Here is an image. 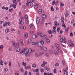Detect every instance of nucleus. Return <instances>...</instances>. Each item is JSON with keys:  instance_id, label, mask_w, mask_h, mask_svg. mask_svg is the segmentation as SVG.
Returning a JSON list of instances; mask_svg holds the SVG:
<instances>
[{"instance_id": "f257e3e1", "label": "nucleus", "mask_w": 75, "mask_h": 75, "mask_svg": "<svg viewBox=\"0 0 75 75\" xmlns=\"http://www.w3.org/2000/svg\"><path fill=\"white\" fill-rule=\"evenodd\" d=\"M44 44V41L41 40L40 42H37V45L38 47H40L42 46V45Z\"/></svg>"}, {"instance_id": "f03ea898", "label": "nucleus", "mask_w": 75, "mask_h": 75, "mask_svg": "<svg viewBox=\"0 0 75 75\" xmlns=\"http://www.w3.org/2000/svg\"><path fill=\"white\" fill-rule=\"evenodd\" d=\"M60 42H64L65 44H67V41L65 39L64 37H62L60 40Z\"/></svg>"}, {"instance_id": "7ed1b4c3", "label": "nucleus", "mask_w": 75, "mask_h": 75, "mask_svg": "<svg viewBox=\"0 0 75 75\" xmlns=\"http://www.w3.org/2000/svg\"><path fill=\"white\" fill-rule=\"evenodd\" d=\"M40 50H43V51H47V48L46 47H42L40 48Z\"/></svg>"}, {"instance_id": "20e7f679", "label": "nucleus", "mask_w": 75, "mask_h": 75, "mask_svg": "<svg viewBox=\"0 0 75 75\" xmlns=\"http://www.w3.org/2000/svg\"><path fill=\"white\" fill-rule=\"evenodd\" d=\"M42 17L43 18H44V19H45V20L47 19V15L45 14H43L42 15Z\"/></svg>"}, {"instance_id": "39448f33", "label": "nucleus", "mask_w": 75, "mask_h": 75, "mask_svg": "<svg viewBox=\"0 0 75 75\" xmlns=\"http://www.w3.org/2000/svg\"><path fill=\"white\" fill-rule=\"evenodd\" d=\"M36 21L37 24H39V23H40V18H39V17H38L36 19Z\"/></svg>"}, {"instance_id": "423d86ee", "label": "nucleus", "mask_w": 75, "mask_h": 75, "mask_svg": "<svg viewBox=\"0 0 75 75\" xmlns=\"http://www.w3.org/2000/svg\"><path fill=\"white\" fill-rule=\"evenodd\" d=\"M28 33H25L24 35V38H26L28 37Z\"/></svg>"}, {"instance_id": "0eeeda50", "label": "nucleus", "mask_w": 75, "mask_h": 75, "mask_svg": "<svg viewBox=\"0 0 75 75\" xmlns=\"http://www.w3.org/2000/svg\"><path fill=\"white\" fill-rule=\"evenodd\" d=\"M2 9H3V10H8V7L6 8L5 6H3Z\"/></svg>"}, {"instance_id": "6e6552de", "label": "nucleus", "mask_w": 75, "mask_h": 75, "mask_svg": "<svg viewBox=\"0 0 75 75\" xmlns=\"http://www.w3.org/2000/svg\"><path fill=\"white\" fill-rule=\"evenodd\" d=\"M54 54L56 55H59V53L56 50H54Z\"/></svg>"}, {"instance_id": "1a4fd4ad", "label": "nucleus", "mask_w": 75, "mask_h": 75, "mask_svg": "<svg viewBox=\"0 0 75 75\" xmlns=\"http://www.w3.org/2000/svg\"><path fill=\"white\" fill-rule=\"evenodd\" d=\"M19 22L20 24H21V25H23V24H24V22L22 21H21V19H19Z\"/></svg>"}, {"instance_id": "9d476101", "label": "nucleus", "mask_w": 75, "mask_h": 75, "mask_svg": "<svg viewBox=\"0 0 75 75\" xmlns=\"http://www.w3.org/2000/svg\"><path fill=\"white\" fill-rule=\"evenodd\" d=\"M20 53L21 54H25V51L24 50H21V51H20Z\"/></svg>"}, {"instance_id": "9b49d317", "label": "nucleus", "mask_w": 75, "mask_h": 75, "mask_svg": "<svg viewBox=\"0 0 75 75\" xmlns=\"http://www.w3.org/2000/svg\"><path fill=\"white\" fill-rule=\"evenodd\" d=\"M55 46L57 47V48H58V47H60V45L57 44L55 43Z\"/></svg>"}, {"instance_id": "f8f14e48", "label": "nucleus", "mask_w": 75, "mask_h": 75, "mask_svg": "<svg viewBox=\"0 0 75 75\" xmlns=\"http://www.w3.org/2000/svg\"><path fill=\"white\" fill-rule=\"evenodd\" d=\"M20 70L22 73H24V69H23V68L21 67L20 69Z\"/></svg>"}, {"instance_id": "ddd939ff", "label": "nucleus", "mask_w": 75, "mask_h": 75, "mask_svg": "<svg viewBox=\"0 0 75 75\" xmlns=\"http://www.w3.org/2000/svg\"><path fill=\"white\" fill-rule=\"evenodd\" d=\"M16 52H19L20 51V48L18 47H16Z\"/></svg>"}, {"instance_id": "4468645a", "label": "nucleus", "mask_w": 75, "mask_h": 75, "mask_svg": "<svg viewBox=\"0 0 75 75\" xmlns=\"http://www.w3.org/2000/svg\"><path fill=\"white\" fill-rule=\"evenodd\" d=\"M43 64L41 65V67H45V61H43Z\"/></svg>"}, {"instance_id": "2eb2a0df", "label": "nucleus", "mask_w": 75, "mask_h": 75, "mask_svg": "<svg viewBox=\"0 0 75 75\" xmlns=\"http://www.w3.org/2000/svg\"><path fill=\"white\" fill-rule=\"evenodd\" d=\"M39 54L40 56H42L44 54V52H40Z\"/></svg>"}, {"instance_id": "dca6fc26", "label": "nucleus", "mask_w": 75, "mask_h": 75, "mask_svg": "<svg viewBox=\"0 0 75 75\" xmlns=\"http://www.w3.org/2000/svg\"><path fill=\"white\" fill-rule=\"evenodd\" d=\"M38 13L39 14H42V9H39Z\"/></svg>"}, {"instance_id": "f3484780", "label": "nucleus", "mask_w": 75, "mask_h": 75, "mask_svg": "<svg viewBox=\"0 0 75 75\" xmlns=\"http://www.w3.org/2000/svg\"><path fill=\"white\" fill-rule=\"evenodd\" d=\"M37 42H32V44L33 45H37Z\"/></svg>"}, {"instance_id": "a211bd4d", "label": "nucleus", "mask_w": 75, "mask_h": 75, "mask_svg": "<svg viewBox=\"0 0 75 75\" xmlns=\"http://www.w3.org/2000/svg\"><path fill=\"white\" fill-rule=\"evenodd\" d=\"M33 71L34 72H39V70L38 69H36L35 70H34Z\"/></svg>"}, {"instance_id": "6ab92c4d", "label": "nucleus", "mask_w": 75, "mask_h": 75, "mask_svg": "<svg viewBox=\"0 0 75 75\" xmlns=\"http://www.w3.org/2000/svg\"><path fill=\"white\" fill-rule=\"evenodd\" d=\"M22 65H23V66H24V67H25V66H26V63L24 62H23L22 63Z\"/></svg>"}, {"instance_id": "aec40b11", "label": "nucleus", "mask_w": 75, "mask_h": 75, "mask_svg": "<svg viewBox=\"0 0 75 75\" xmlns=\"http://www.w3.org/2000/svg\"><path fill=\"white\" fill-rule=\"evenodd\" d=\"M64 74L65 75H68V74L67 71L66 70H64Z\"/></svg>"}, {"instance_id": "412c9836", "label": "nucleus", "mask_w": 75, "mask_h": 75, "mask_svg": "<svg viewBox=\"0 0 75 75\" xmlns=\"http://www.w3.org/2000/svg\"><path fill=\"white\" fill-rule=\"evenodd\" d=\"M29 53V52L28 51L26 52L25 53V56L26 57H28V55H29L28 53Z\"/></svg>"}, {"instance_id": "4be33fe9", "label": "nucleus", "mask_w": 75, "mask_h": 75, "mask_svg": "<svg viewBox=\"0 0 75 75\" xmlns=\"http://www.w3.org/2000/svg\"><path fill=\"white\" fill-rule=\"evenodd\" d=\"M32 38H33L35 39L36 38H37V36L35 35H33L32 36Z\"/></svg>"}, {"instance_id": "5701e85b", "label": "nucleus", "mask_w": 75, "mask_h": 75, "mask_svg": "<svg viewBox=\"0 0 75 75\" xmlns=\"http://www.w3.org/2000/svg\"><path fill=\"white\" fill-rule=\"evenodd\" d=\"M46 41L47 43H50V40L48 38H47L46 39Z\"/></svg>"}, {"instance_id": "b1692460", "label": "nucleus", "mask_w": 75, "mask_h": 75, "mask_svg": "<svg viewBox=\"0 0 75 75\" xmlns=\"http://www.w3.org/2000/svg\"><path fill=\"white\" fill-rule=\"evenodd\" d=\"M44 69H45V70L47 71H50V69H49L47 68V67H44Z\"/></svg>"}, {"instance_id": "393cba45", "label": "nucleus", "mask_w": 75, "mask_h": 75, "mask_svg": "<svg viewBox=\"0 0 75 75\" xmlns=\"http://www.w3.org/2000/svg\"><path fill=\"white\" fill-rule=\"evenodd\" d=\"M32 52V49L31 48H30L28 50V52L29 53H31Z\"/></svg>"}, {"instance_id": "a878e982", "label": "nucleus", "mask_w": 75, "mask_h": 75, "mask_svg": "<svg viewBox=\"0 0 75 75\" xmlns=\"http://www.w3.org/2000/svg\"><path fill=\"white\" fill-rule=\"evenodd\" d=\"M40 71L41 72H44V70L42 69H40Z\"/></svg>"}, {"instance_id": "bb28decb", "label": "nucleus", "mask_w": 75, "mask_h": 75, "mask_svg": "<svg viewBox=\"0 0 75 75\" xmlns=\"http://www.w3.org/2000/svg\"><path fill=\"white\" fill-rule=\"evenodd\" d=\"M48 33V34H52V31L51 30H48L47 31Z\"/></svg>"}, {"instance_id": "cd10ccee", "label": "nucleus", "mask_w": 75, "mask_h": 75, "mask_svg": "<svg viewBox=\"0 0 75 75\" xmlns=\"http://www.w3.org/2000/svg\"><path fill=\"white\" fill-rule=\"evenodd\" d=\"M12 44L14 47H16V43L15 42H12Z\"/></svg>"}, {"instance_id": "c85d7f7f", "label": "nucleus", "mask_w": 75, "mask_h": 75, "mask_svg": "<svg viewBox=\"0 0 75 75\" xmlns=\"http://www.w3.org/2000/svg\"><path fill=\"white\" fill-rule=\"evenodd\" d=\"M25 23L26 24H28V23H29V21H28V20L26 19L25 20Z\"/></svg>"}, {"instance_id": "c756f323", "label": "nucleus", "mask_w": 75, "mask_h": 75, "mask_svg": "<svg viewBox=\"0 0 75 75\" xmlns=\"http://www.w3.org/2000/svg\"><path fill=\"white\" fill-rule=\"evenodd\" d=\"M30 69V70L31 69V68L30 67V66H28L27 67V69Z\"/></svg>"}, {"instance_id": "7c9ffc66", "label": "nucleus", "mask_w": 75, "mask_h": 75, "mask_svg": "<svg viewBox=\"0 0 75 75\" xmlns=\"http://www.w3.org/2000/svg\"><path fill=\"white\" fill-rule=\"evenodd\" d=\"M57 24L58 23H57V22L56 21L54 22V24L55 26H56V27H57V26H58V25H57Z\"/></svg>"}, {"instance_id": "2f4dec72", "label": "nucleus", "mask_w": 75, "mask_h": 75, "mask_svg": "<svg viewBox=\"0 0 75 75\" xmlns=\"http://www.w3.org/2000/svg\"><path fill=\"white\" fill-rule=\"evenodd\" d=\"M65 24H64V23H63L62 25V27H64V28H66V26H65Z\"/></svg>"}, {"instance_id": "473e14b6", "label": "nucleus", "mask_w": 75, "mask_h": 75, "mask_svg": "<svg viewBox=\"0 0 75 75\" xmlns=\"http://www.w3.org/2000/svg\"><path fill=\"white\" fill-rule=\"evenodd\" d=\"M12 7L14 8H16V6L14 4H13L12 5Z\"/></svg>"}, {"instance_id": "72a5a7b5", "label": "nucleus", "mask_w": 75, "mask_h": 75, "mask_svg": "<svg viewBox=\"0 0 75 75\" xmlns=\"http://www.w3.org/2000/svg\"><path fill=\"white\" fill-rule=\"evenodd\" d=\"M0 64L1 65H3V63L1 62V60H0Z\"/></svg>"}, {"instance_id": "f704fd0d", "label": "nucleus", "mask_w": 75, "mask_h": 75, "mask_svg": "<svg viewBox=\"0 0 75 75\" xmlns=\"http://www.w3.org/2000/svg\"><path fill=\"white\" fill-rule=\"evenodd\" d=\"M69 13H66L65 14V17H67V16H69Z\"/></svg>"}, {"instance_id": "c9c22d12", "label": "nucleus", "mask_w": 75, "mask_h": 75, "mask_svg": "<svg viewBox=\"0 0 75 75\" xmlns=\"http://www.w3.org/2000/svg\"><path fill=\"white\" fill-rule=\"evenodd\" d=\"M8 31H9V30L8 29H6L5 32L7 33H8Z\"/></svg>"}, {"instance_id": "e433bc0d", "label": "nucleus", "mask_w": 75, "mask_h": 75, "mask_svg": "<svg viewBox=\"0 0 75 75\" xmlns=\"http://www.w3.org/2000/svg\"><path fill=\"white\" fill-rule=\"evenodd\" d=\"M60 30V28H57V32H59Z\"/></svg>"}, {"instance_id": "4c0bfd02", "label": "nucleus", "mask_w": 75, "mask_h": 75, "mask_svg": "<svg viewBox=\"0 0 75 75\" xmlns=\"http://www.w3.org/2000/svg\"><path fill=\"white\" fill-rule=\"evenodd\" d=\"M52 32L53 34H55V33H56V30H53Z\"/></svg>"}, {"instance_id": "58836bf2", "label": "nucleus", "mask_w": 75, "mask_h": 75, "mask_svg": "<svg viewBox=\"0 0 75 75\" xmlns=\"http://www.w3.org/2000/svg\"><path fill=\"white\" fill-rule=\"evenodd\" d=\"M46 37L47 35H43V36H42V38H46Z\"/></svg>"}, {"instance_id": "ea45409f", "label": "nucleus", "mask_w": 75, "mask_h": 75, "mask_svg": "<svg viewBox=\"0 0 75 75\" xmlns=\"http://www.w3.org/2000/svg\"><path fill=\"white\" fill-rule=\"evenodd\" d=\"M56 49L57 50L58 52H60V50H59V49L58 47H57Z\"/></svg>"}, {"instance_id": "a19ab883", "label": "nucleus", "mask_w": 75, "mask_h": 75, "mask_svg": "<svg viewBox=\"0 0 75 75\" xmlns=\"http://www.w3.org/2000/svg\"><path fill=\"white\" fill-rule=\"evenodd\" d=\"M44 35H43V33H40V35L41 37H42V36H43Z\"/></svg>"}, {"instance_id": "79ce46f5", "label": "nucleus", "mask_w": 75, "mask_h": 75, "mask_svg": "<svg viewBox=\"0 0 75 75\" xmlns=\"http://www.w3.org/2000/svg\"><path fill=\"white\" fill-rule=\"evenodd\" d=\"M3 45H1L0 46V49H3Z\"/></svg>"}, {"instance_id": "37998d69", "label": "nucleus", "mask_w": 75, "mask_h": 75, "mask_svg": "<svg viewBox=\"0 0 75 75\" xmlns=\"http://www.w3.org/2000/svg\"><path fill=\"white\" fill-rule=\"evenodd\" d=\"M51 10L52 11H54V8L53 6L51 8Z\"/></svg>"}, {"instance_id": "c03bdc74", "label": "nucleus", "mask_w": 75, "mask_h": 75, "mask_svg": "<svg viewBox=\"0 0 75 75\" xmlns=\"http://www.w3.org/2000/svg\"><path fill=\"white\" fill-rule=\"evenodd\" d=\"M28 42L29 43H31V39H28Z\"/></svg>"}, {"instance_id": "a18cd8bd", "label": "nucleus", "mask_w": 75, "mask_h": 75, "mask_svg": "<svg viewBox=\"0 0 75 75\" xmlns=\"http://www.w3.org/2000/svg\"><path fill=\"white\" fill-rule=\"evenodd\" d=\"M59 66V64L57 63L55 64V67H58Z\"/></svg>"}, {"instance_id": "49530a36", "label": "nucleus", "mask_w": 75, "mask_h": 75, "mask_svg": "<svg viewBox=\"0 0 75 75\" xmlns=\"http://www.w3.org/2000/svg\"><path fill=\"white\" fill-rule=\"evenodd\" d=\"M70 35L71 36V37H72V36H73V34L72 33H70Z\"/></svg>"}, {"instance_id": "de8ad7c7", "label": "nucleus", "mask_w": 75, "mask_h": 75, "mask_svg": "<svg viewBox=\"0 0 75 75\" xmlns=\"http://www.w3.org/2000/svg\"><path fill=\"white\" fill-rule=\"evenodd\" d=\"M30 27L31 28H33V25L32 24L30 25Z\"/></svg>"}, {"instance_id": "09e8293b", "label": "nucleus", "mask_w": 75, "mask_h": 75, "mask_svg": "<svg viewBox=\"0 0 75 75\" xmlns=\"http://www.w3.org/2000/svg\"><path fill=\"white\" fill-rule=\"evenodd\" d=\"M34 8H36V9H37V8H38V6H37V5H35L34 6Z\"/></svg>"}, {"instance_id": "8fccbe9b", "label": "nucleus", "mask_w": 75, "mask_h": 75, "mask_svg": "<svg viewBox=\"0 0 75 75\" xmlns=\"http://www.w3.org/2000/svg\"><path fill=\"white\" fill-rule=\"evenodd\" d=\"M55 3V1L54 0L53 1L52 3V5H54Z\"/></svg>"}, {"instance_id": "3c124183", "label": "nucleus", "mask_w": 75, "mask_h": 75, "mask_svg": "<svg viewBox=\"0 0 75 75\" xmlns=\"http://www.w3.org/2000/svg\"><path fill=\"white\" fill-rule=\"evenodd\" d=\"M49 52H50V53H51V54H52V52H53L52 50H51V49L49 50Z\"/></svg>"}, {"instance_id": "603ef678", "label": "nucleus", "mask_w": 75, "mask_h": 75, "mask_svg": "<svg viewBox=\"0 0 75 75\" xmlns=\"http://www.w3.org/2000/svg\"><path fill=\"white\" fill-rule=\"evenodd\" d=\"M70 46H71V47H74V44L71 43L70 45Z\"/></svg>"}, {"instance_id": "864d4df0", "label": "nucleus", "mask_w": 75, "mask_h": 75, "mask_svg": "<svg viewBox=\"0 0 75 75\" xmlns=\"http://www.w3.org/2000/svg\"><path fill=\"white\" fill-rule=\"evenodd\" d=\"M30 4L29 3H28V2H27L26 4V5L27 6H30Z\"/></svg>"}, {"instance_id": "5fc2aeb1", "label": "nucleus", "mask_w": 75, "mask_h": 75, "mask_svg": "<svg viewBox=\"0 0 75 75\" xmlns=\"http://www.w3.org/2000/svg\"><path fill=\"white\" fill-rule=\"evenodd\" d=\"M9 67H11V62H9Z\"/></svg>"}, {"instance_id": "6e6d98bb", "label": "nucleus", "mask_w": 75, "mask_h": 75, "mask_svg": "<svg viewBox=\"0 0 75 75\" xmlns=\"http://www.w3.org/2000/svg\"><path fill=\"white\" fill-rule=\"evenodd\" d=\"M25 19H26V20H27V19H28V16H27V15H25Z\"/></svg>"}, {"instance_id": "4d7b16f0", "label": "nucleus", "mask_w": 75, "mask_h": 75, "mask_svg": "<svg viewBox=\"0 0 75 75\" xmlns=\"http://www.w3.org/2000/svg\"><path fill=\"white\" fill-rule=\"evenodd\" d=\"M53 30H56V26H53Z\"/></svg>"}, {"instance_id": "13d9d810", "label": "nucleus", "mask_w": 75, "mask_h": 75, "mask_svg": "<svg viewBox=\"0 0 75 75\" xmlns=\"http://www.w3.org/2000/svg\"><path fill=\"white\" fill-rule=\"evenodd\" d=\"M3 25L4 27H5L6 26V25H7V23H4Z\"/></svg>"}, {"instance_id": "bf43d9fd", "label": "nucleus", "mask_w": 75, "mask_h": 75, "mask_svg": "<svg viewBox=\"0 0 75 75\" xmlns=\"http://www.w3.org/2000/svg\"><path fill=\"white\" fill-rule=\"evenodd\" d=\"M65 31L66 33L68 32V28H66L65 29Z\"/></svg>"}, {"instance_id": "052dcab7", "label": "nucleus", "mask_w": 75, "mask_h": 75, "mask_svg": "<svg viewBox=\"0 0 75 75\" xmlns=\"http://www.w3.org/2000/svg\"><path fill=\"white\" fill-rule=\"evenodd\" d=\"M7 24H8V25H9V26H10V25H11V24L10 22H8Z\"/></svg>"}, {"instance_id": "680f3d73", "label": "nucleus", "mask_w": 75, "mask_h": 75, "mask_svg": "<svg viewBox=\"0 0 75 75\" xmlns=\"http://www.w3.org/2000/svg\"><path fill=\"white\" fill-rule=\"evenodd\" d=\"M27 3H29L30 4V3H31V0H28L27 1Z\"/></svg>"}, {"instance_id": "e2e57ef3", "label": "nucleus", "mask_w": 75, "mask_h": 75, "mask_svg": "<svg viewBox=\"0 0 75 75\" xmlns=\"http://www.w3.org/2000/svg\"><path fill=\"white\" fill-rule=\"evenodd\" d=\"M54 73H55L56 72H57V70H56V69H54Z\"/></svg>"}, {"instance_id": "0e129e2a", "label": "nucleus", "mask_w": 75, "mask_h": 75, "mask_svg": "<svg viewBox=\"0 0 75 75\" xmlns=\"http://www.w3.org/2000/svg\"><path fill=\"white\" fill-rule=\"evenodd\" d=\"M30 5L31 6H33V4L32 2H31L30 4Z\"/></svg>"}, {"instance_id": "69168bd1", "label": "nucleus", "mask_w": 75, "mask_h": 75, "mask_svg": "<svg viewBox=\"0 0 75 75\" xmlns=\"http://www.w3.org/2000/svg\"><path fill=\"white\" fill-rule=\"evenodd\" d=\"M19 15L20 16H21V15H22L21 12V11L19 12Z\"/></svg>"}, {"instance_id": "338daca9", "label": "nucleus", "mask_w": 75, "mask_h": 75, "mask_svg": "<svg viewBox=\"0 0 75 75\" xmlns=\"http://www.w3.org/2000/svg\"><path fill=\"white\" fill-rule=\"evenodd\" d=\"M13 10V9H11L9 10V11H10V12H11V11H12Z\"/></svg>"}, {"instance_id": "774afa93", "label": "nucleus", "mask_w": 75, "mask_h": 75, "mask_svg": "<svg viewBox=\"0 0 75 75\" xmlns=\"http://www.w3.org/2000/svg\"><path fill=\"white\" fill-rule=\"evenodd\" d=\"M62 62L63 65H65V61H63Z\"/></svg>"}]
</instances>
